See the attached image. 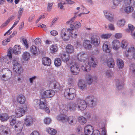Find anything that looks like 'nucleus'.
I'll use <instances>...</instances> for the list:
<instances>
[{"label": "nucleus", "mask_w": 135, "mask_h": 135, "mask_svg": "<svg viewBox=\"0 0 135 135\" xmlns=\"http://www.w3.org/2000/svg\"><path fill=\"white\" fill-rule=\"evenodd\" d=\"M47 104L46 99L44 98H41L40 99H34L33 102L34 107L37 109H40L44 110L47 113H49L50 110L49 108L46 107Z\"/></svg>", "instance_id": "1"}, {"label": "nucleus", "mask_w": 135, "mask_h": 135, "mask_svg": "<svg viewBox=\"0 0 135 135\" xmlns=\"http://www.w3.org/2000/svg\"><path fill=\"white\" fill-rule=\"evenodd\" d=\"M97 64V62L94 61L93 57H91L90 59H89L88 61H86L85 63L82 64L81 68L84 71H88L90 70L91 66L95 67Z\"/></svg>", "instance_id": "2"}, {"label": "nucleus", "mask_w": 135, "mask_h": 135, "mask_svg": "<svg viewBox=\"0 0 135 135\" xmlns=\"http://www.w3.org/2000/svg\"><path fill=\"white\" fill-rule=\"evenodd\" d=\"M64 95L67 99H73L76 96L75 90L73 88L67 89L64 91Z\"/></svg>", "instance_id": "3"}, {"label": "nucleus", "mask_w": 135, "mask_h": 135, "mask_svg": "<svg viewBox=\"0 0 135 135\" xmlns=\"http://www.w3.org/2000/svg\"><path fill=\"white\" fill-rule=\"evenodd\" d=\"M55 94L54 91L52 90H42L41 91L40 95L42 98H49L52 97Z\"/></svg>", "instance_id": "4"}, {"label": "nucleus", "mask_w": 135, "mask_h": 135, "mask_svg": "<svg viewBox=\"0 0 135 135\" xmlns=\"http://www.w3.org/2000/svg\"><path fill=\"white\" fill-rule=\"evenodd\" d=\"M13 69L16 73L20 74L22 72V69L20 64L18 63L16 58L13 59L12 62Z\"/></svg>", "instance_id": "5"}, {"label": "nucleus", "mask_w": 135, "mask_h": 135, "mask_svg": "<svg viewBox=\"0 0 135 135\" xmlns=\"http://www.w3.org/2000/svg\"><path fill=\"white\" fill-rule=\"evenodd\" d=\"M125 56L128 59L135 60V50L133 47H129L126 51Z\"/></svg>", "instance_id": "6"}, {"label": "nucleus", "mask_w": 135, "mask_h": 135, "mask_svg": "<svg viewBox=\"0 0 135 135\" xmlns=\"http://www.w3.org/2000/svg\"><path fill=\"white\" fill-rule=\"evenodd\" d=\"M27 107V104H25L23 105L22 108L20 107L17 108L15 111L16 116L18 117H20L23 116L25 114Z\"/></svg>", "instance_id": "7"}, {"label": "nucleus", "mask_w": 135, "mask_h": 135, "mask_svg": "<svg viewBox=\"0 0 135 135\" xmlns=\"http://www.w3.org/2000/svg\"><path fill=\"white\" fill-rule=\"evenodd\" d=\"M77 57L79 61L83 62V64L85 63L89 59L88 56L84 51L79 52L77 54Z\"/></svg>", "instance_id": "8"}, {"label": "nucleus", "mask_w": 135, "mask_h": 135, "mask_svg": "<svg viewBox=\"0 0 135 135\" xmlns=\"http://www.w3.org/2000/svg\"><path fill=\"white\" fill-rule=\"evenodd\" d=\"M69 28H63L61 31V37L64 41H68L69 39Z\"/></svg>", "instance_id": "9"}, {"label": "nucleus", "mask_w": 135, "mask_h": 135, "mask_svg": "<svg viewBox=\"0 0 135 135\" xmlns=\"http://www.w3.org/2000/svg\"><path fill=\"white\" fill-rule=\"evenodd\" d=\"M76 103L78 110H83L87 107L86 103L84 100L79 99L78 100Z\"/></svg>", "instance_id": "10"}, {"label": "nucleus", "mask_w": 135, "mask_h": 135, "mask_svg": "<svg viewBox=\"0 0 135 135\" xmlns=\"http://www.w3.org/2000/svg\"><path fill=\"white\" fill-rule=\"evenodd\" d=\"M91 43L95 46H98L99 44L100 40L99 37L95 35H93L91 38Z\"/></svg>", "instance_id": "11"}, {"label": "nucleus", "mask_w": 135, "mask_h": 135, "mask_svg": "<svg viewBox=\"0 0 135 135\" xmlns=\"http://www.w3.org/2000/svg\"><path fill=\"white\" fill-rule=\"evenodd\" d=\"M70 71L73 74L78 75L80 71L79 66L76 64L73 65L70 67Z\"/></svg>", "instance_id": "12"}, {"label": "nucleus", "mask_w": 135, "mask_h": 135, "mask_svg": "<svg viewBox=\"0 0 135 135\" xmlns=\"http://www.w3.org/2000/svg\"><path fill=\"white\" fill-rule=\"evenodd\" d=\"M49 86L51 88L53 89H56L57 91L60 90V84L56 81H50Z\"/></svg>", "instance_id": "13"}, {"label": "nucleus", "mask_w": 135, "mask_h": 135, "mask_svg": "<svg viewBox=\"0 0 135 135\" xmlns=\"http://www.w3.org/2000/svg\"><path fill=\"white\" fill-rule=\"evenodd\" d=\"M35 120V119L31 116H28L26 117L25 120V124L27 126H31Z\"/></svg>", "instance_id": "14"}, {"label": "nucleus", "mask_w": 135, "mask_h": 135, "mask_svg": "<svg viewBox=\"0 0 135 135\" xmlns=\"http://www.w3.org/2000/svg\"><path fill=\"white\" fill-rule=\"evenodd\" d=\"M93 130L92 126L88 125L85 126L84 132L86 135H91Z\"/></svg>", "instance_id": "15"}, {"label": "nucleus", "mask_w": 135, "mask_h": 135, "mask_svg": "<svg viewBox=\"0 0 135 135\" xmlns=\"http://www.w3.org/2000/svg\"><path fill=\"white\" fill-rule=\"evenodd\" d=\"M78 86L80 89L83 90L86 88L87 84L84 80L80 79L78 81Z\"/></svg>", "instance_id": "16"}, {"label": "nucleus", "mask_w": 135, "mask_h": 135, "mask_svg": "<svg viewBox=\"0 0 135 135\" xmlns=\"http://www.w3.org/2000/svg\"><path fill=\"white\" fill-rule=\"evenodd\" d=\"M12 57V54L9 49L8 50L7 55L4 56L3 58V61L7 64H8L10 62Z\"/></svg>", "instance_id": "17"}, {"label": "nucleus", "mask_w": 135, "mask_h": 135, "mask_svg": "<svg viewBox=\"0 0 135 135\" xmlns=\"http://www.w3.org/2000/svg\"><path fill=\"white\" fill-rule=\"evenodd\" d=\"M104 14L106 18L110 22L114 21L113 14L112 13H110L108 11H104Z\"/></svg>", "instance_id": "18"}, {"label": "nucleus", "mask_w": 135, "mask_h": 135, "mask_svg": "<svg viewBox=\"0 0 135 135\" xmlns=\"http://www.w3.org/2000/svg\"><path fill=\"white\" fill-rule=\"evenodd\" d=\"M109 42H105L103 44V51L107 53H109L111 51V48L109 47Z\"/></svg>", "instance_id": "19"}, {"label": "nucleus", "mask_w": 135, "mask_h": 135, "mask_svg": "<svg viewBox=\"0 0 135 135\" xmlns=\"http://www.w3.org/2000/svg\"><path fill=\"white\" fill-rule=\"evenodd\" d=\"M9 51H10L11 53L12 52L15 54H19L21 53V47L20 46L16 45L14 47L13 49H11L9 50Z\"/></svg>", "instance_id": "20"}, {"label": "nucleus", "mask_w": 135, "mask_h": 135, "mask_svg": "<svg viewBox=\"0 0 135 135\" xmlns=\"http://www.w3.org/2000/svg\"><path fill=\"white\" fill-rule=\"evenodd\" d=\"M12 73L10 70H7L6 71L4 74L2 75V78H4L5 81H7L9 80L12 76Z\"/></svg>", "instance_id": "21"}, {"label": "nucleus", "mask_w": 135, "mask_h": 135, "mask_svg": "<svg viewBox=\"0 0 135 135\" xmlns=\"http://www.w3.org/2000/svg\"><path fill=\"white\" fill-rule=\"evenodd\" d=\"M23 124L20 121L16 122V123L14 126V128L16 131H21L23 128Z\"/></svg>", "instance_id": "22"}, {"label": "nucleus", "mask_w": 135, "mask_h": 135, "mask_svg": "<svg viewBox=\"0 0 135 135\" xmlns=\"http://www.w3.org/2000/svg\"><path fill=\"white\" fill-rule=\"evenodd\" d=\"M78 34L77 31L74 29L71 26H70V28H69V34L70 36L72 38H75L77 37V35Z\"/></svg>", "instance_id": "23"}, {"label": "nucleus", "mask_w": 135, "mask_h": 135, "mask_svg": "<svg viewBox=\"0 0 135 135\" xmlns=\"http://www.w3.org/2000/svg\"><path fill=\"white\" fill-rule=\"evenodd\" d=\"M30 51L31 52L33 55H38L40 52V51L34 45H32L30 46Z\"/></svg>", "instance_id": "24"}, {"label": "nucleus", "mask_w": 135, "mask_h": 135, "mask_svg": "<svg viewBox=\"0 0 135 135\" xmlns=\"http://www.w3.org/2000/svg\"><path fill=\"white\" fill-rule=\"evenodd\" d=\"M17 100L18 103L21 104H23L25 103V102L26 99L24 95L21 94L18 96Z\"/></svg>", "instance_id": "25"}, {"label": "nucleus", "mask_w": 135, "mask_h": 135, "mask_svg": "<svg viewBox=\"0 0 135 135\" xmlns=\"http://www.w3.org/2000/svg\"><path fill=\"white\" fill-rule=\"evenodd\" d=\"M42 62L43 64L46 66H50L51 64V61L48 57H44L42 59Z\"/></svg>", "instance_id": "26"}, {"label": "nucleus", "mask_w": 135, "mask_h": 135, "mask_svg": "<svg viewBox=\"0 0 135 135\" xmlns=\"http://www.w3.org/2000/svg\"><path fill=\"white\" fill-rule=\"evenodd\" d=\"M120 43L119 41L117 40L113 41L112 43V46L113 49L117 50L120 47Z\"/></svg>", "instance_id": "27"}, {"label": "nucleus", "mask_w": 135, "mask_h": 135, "mask_svg": "<svg viewBox=\"0 0 135 135\" xmlns=\"http://www.w3.org/2000/svg\"><path fill=\"white\" fill-rule=\"evenodd\" d=\"M66 121H68L69 124L73 125L76 123V120L75 118L73 116H70L66 117Z\"/></svg>", "instance_id": "28"}, {"label": "nucleus", "mask_w": 135, "mask_h": 135, "mask_svg": "<svg viewBox=\"0 0 135 135\" xmlns=\"http://www.w3.org/2000/svg\"><path fill=\"white\" fill-rule=\"evenodd\" d=\"M91 42L89 40H85L84 41L83 45V46L86 49H89L92 47V45L90 44Z\"/></svg>", "instance_id": "29"}, {"label": "nucleus", "mask_w": 135, "mask_h": 135, "mask_svg": "<svg viewBox=\"0 0 135 135\" xmlns=\"http://www.w3.org/2000/svg\"><path fill=\"white\" fill-rule=\"evenodd\" d=\"M106 63L108 66L110 68H112L115 66V63L114 60L112 58H110L107 60Z\"/></svg>", "instance_id": "30"}, {"label": "nucleus", "mask_w": 135, "mask_h": 135, "mask_svg": "<svg viewBox=\"0 0 135 135\" xmlns=\"http://www.w3.org/2000/svg\"><path fill=\"white\" fill-rule=\"evenodd\" d=\"M66 51L67 53L69 54H71L74 52V48L72 45L69 44L66 47Z\"/></svg>", "instance_id": "31"}, {"label": "nucleus", "mask_w": 135, "mask_h": 135, "mask_svg": "<svg viewBox=\"0 0 135 135\" xmlns=\"http://www.w3.org/2000/svg\"><path fill=\"white\" fill-rule=\"evenodd\" d=\"M67 116L63 113L58 115L57 117V119L62 122H66V121Z\"/></svg>", "instance_id": "32"}, {"label": "nucleus", "mask_w": 135, "mask_h": 135, "mask_svg": "<svg viewBox=\"0 0 135 135\" xmlns=\"http://www.w3.org/2000/svg\"><path fill=\"white\" fill-rule=\"evenodd\" d=\"M94 97L93 96H89L87 97L86 98V100L88 101V103L90 107L93 106Z\"/></svg>", "instance_id": "33"}, {"label": "nucleus", "mask_w": 135, "mask_h": 135, "mask_svg": "<svg viewBox=\"0 0 135 135\" xmlns=\"http://www.w3.org/2000/svg\"><path fill=\"white\" fill-rule=\"evenodd\" d=\"M68 110L70 111H74L77 109L76 102L75 103L70 104L68 105Z\"/></svg>", "instance_id": "34"}, {"label": "nucleus", "mask_w": 135, "mask_h": 135, "mask_svg": "<svg viewBox=\"0 0 135 135\" xmlns=\"http://www.w3.org/2000/svg\"><path fill=\"white\" fill-rule=\"evenodd\" d=\"M123 1H128L129 2H131V1H132L133 2V3L135 5V0H114V1L113 2V4L112 6V8H115L117 6L118 4V2H121Z\"/></svg>", "instance_id": "35"}, {"label": "nucleus", "mask_w": 135, "mask_h": 135, "mask_svg": "<svg viewBox=\"0 0 135 135\" xmlns=\"http://www.w3.org/2000/svg\"><path fill=\"white\" fill-rule=\"evenodd\" d=\"M60 111L61 113H66L68 110V105L67 106L63 104L61 105L60 107Z\"/></svg>", "instance_id": "36"}, {"label": "nucleus", "mask_w": 135, "mask_h": 135, "mask_svg": "<svg viewBox=\"0 0 135 135\" xmlns=\"http://www.w3.org/2000/svg\"><path fill=\"white\" fill-rule=\"evenodd\" d=\"M23 59L25 61L28 60L30 57V54L28 52L25 51L24 52L22 55Z\"/></svg>", "instance_id": "37"}, {"label": "nucleus", "mask_w": 135, "mask_h": 135, "mask_svg": "<svg viewBox=\"0 0 135 135\" xmlns=\"http://www.w3.org/2000/svg\"><path fill=\"white\" fill-rule=\"evenodd\" d=\"M8 133L5 127L2 125L0 126V135H7Z\"/></svg>", "instance_id": "38"}, {"label": "nucleus", "mask_w": 135, "mask_h": 135, "mask_svg": "<svg viewBox=\"0 0 135 135\" xmlns=\"http://www.w3.org/2000/svg\"><path fill=\"white\" fill-rule=\"evenodd\" d=\"M58 49V47L56 45H53L50 47V52L52 54H55L56 52Z\"/></svg>", "instance_id": "39"}, {"label": "nucleus", "mask_w": 135, "mask_h": 135, "mask_svg": "<svg viewBox=\"0 0 135 135\" xmlns=\"http://www.w3.org/2000/svg\"><path fill=\"white\" fill-rule=\"evenodd\" d=\"M71 26L73 27V28H75L76 29H78L81 27V25L79 21H76L73 24H71L70 26Z\"/></svg>", "instance_id": "40"}, {"label": "nucleus", "mask_w": 135, "mask_h": 135, "mask_svg": "<svg viewBox=\"0 0 135 135\" xmlns=\"http://www.w3.org/2000/svg\"><path fill=\"white\" fill-rule=\"evenodd\" d=\"M85 79L89 84H90L93 81V77L90 74H88L86 76Z\"/></svg>", "instance_id": "41"}, {"label": "nucleus", "mask_w": 135, "mask_h": 135, "mask_svg": "<svg viewBox=\"0 0 135 135\" xmlns=\"http://www.w3.org/2000/svg\"><path fill=\"white\" fill-rule=\"evenodd\" d=\"M10 117L8 114L6 113H3L0 115V119L2 121H7Z\"/></svg>", "instance_id": "42"}, {"label": "nucleus", "mask_w": 135, "mask_h": 135, "mask_svg": "<svg viewBox=\"0 0 135 135\" xmlns=\"http://www.w3.org/2000/svg\"><path fill=\"white\" fill-rule=\"evenodd\" d=\"M61 57L63 61L66 62L68 61L70 59L69 55H66L65 53L61 54Z\"/></svg>", "instance_id": "43"}, {"label": "nucleus", "mask_w": 135, "mask_h": 135, "mask_svg": "<svg viewBox=\"0 0 135 135\" xmlns=\"http://www.w3.org/2000/svg\"><path fill=\"white\" fill-rule=\"evenodd\" d=\"M46 131L49 134L52 135L55 134L57 132L56 130L53 128H51L50 127L47 128L46 129Z\"/></svg>", "instance_id": "44"}, {"label": "nucleus", "mask_w": 135, "mask_h": 135, "mask_svg": "<svg viewBox=\"0 0 135 135\" xmlns=\"http://www.w3.org/2000/svg\"><path fill=\"white\" fill-rule=\"evenodd\" d=\"M78 120L80 123L82 125L85 124L87 122L86 119L82 116L79 117L78 118Z\"/></svg>", "instance_id": "45"}, {"label": "nucleus", "mask_w": 135, "mask_h": 135, "mask_svg": "<svg viewBox=\"0 0 135 135\" xmlns=\"http://www.w3.org/2000/svg\"><path fill=\"white\" fill-rule=\"evenodd\" d=\"M133 10V8L132 6H129L126 7L124 9L125 13H129L132 12Z\"/></svg>", "instance_id": "46"}, {"label": "nucleus", "mask_w": 135, "mask_h": 135, "mask_svg": "<svg viewBox=\"0 0 135 135\" xmlns=\"http://www.w3.org/2000/svg\"><path fill=\"white\" fill-rule=\"evenodd\" d=\"M16 118L14 115L12 116L9 118L10 124L11 126H14L16 123Z\"/></svg>", "instance_id": "47"}, {"label": "nucleus", "mask_w": 135, "mask_h": 135, "mask_svg": "<svg viewBox=\"0 0 135 135\" xmlns=\"http://www.w3.org/2000/svg\"><path fill=\"white\" fill-rule=\"evenodd\" d=\"M117 64L118 67L119 68L122 69L123 68L124 63L123 61L120 59L117 60Z\"/></svg>", "instance_id": "48"}, {"label": "nucleus", "mask_w": 135, "mask_h": 135, "mask_svg": "<svg viewBox=\"0 0 135 135\" xmlns=\"http://www.w3.org/2000/svg\"><path fill=\"white\" fill-rule=\"evenodd\" d=\"M61 61L59 58H56L54 60V63L55 66L58 67L60 66L61 64Z\"/></svg>", "instance_id": "49"}, {"label": "nucleus", "mask_w": 135, "mask_h": 135, "mask_svg": "<svg viewBox=\"0 0 135 135\" xmlns=\"http://www.w3.org/2000/svg\"><path fill=\"white\" fill-rule=\"evenodd\" d=\"M112 35L111 33H105L102 34L101 36V38L104 39H107L110 37Z\"/></svg>", "instance_id": "50"}, {"label": "nucleus", "mask_w": 135, "mask_h": 135, "mask_svg": "<svg viewBox=\"0 0 135 135\" xmlns=\"http://www.w3.org/2000/svg\"><path fill=\"white\" fill-rule=\"evenodd\" d=\"M128 45V43L126 40H123L121 42L120 46L122 49H125Z\"/></svg>", "instance_id": "51"}, {"label": "nucleus", "mask_w": 135, "mask_h": 135, "mask_svg": "<svg viewBox=\"0 0 135 135\" xmlns=\"http://www.w3.org/2000/svg\"><path fill=\"white\" fill-rule=\"evenodd\" d=\"M128 27L129 29H127L126 31L128 32H131V33H132V32L135 29L134 27L131 24H129Z\"/></svg>", "instance_id": "52"}, {"label": "nucleus", "mask_w": 135, "mask_h": 135, "mask_svg": "<svg viewBox=\"0 0 135 135\" xmlns=\"http://www.w3.org/2000/svg\"><path fill=\"white\" fill-rule=\"evenodd\" d=\"M125 21L124 19H121L119 20L117 23L118 25L120 27L123 26L125 24Z\"/></svg>", "instance_id": "53"}, {"label": "nucleus", "mask_w": 135, "mask_h": 135, "mask_svg": "<svg viewBox=\"0 0 135 135\" xmlns=\"http://www.w3.org/2000/svg\"><path fill=\"white\" fill-rule=\"evenodd\" d=\"M77 12L75 13V15L74 16L71 18L69 21H68L66 23L67 24H69L70 23L72 22L75 20L76 17H77Z\"/></svg>", "instance_id": "54"}, {"label": "nucleus", "mask_w": 135, "mask_h": 135, "mask_svg": "<svg viewBox=\"0 0 135 135\" xmlns=\"http://www.w3.org/2000/svg\"><path fill=\"white\" fill-rule=\"evenodd\" d=\"M105 73L106 76L108 78L111 77L112 74V72L110 70H107Z\"/></svg>", "instance_id": "55"}, {"label": "nucleus", "mask_w": 135, "mask_h": 135, "mask_svg": "<svg viewBox=\"0 0 135 135\" xmlns=\"http://www.w3.org/2000/svg\"><path fill=\"white\" fill-rule=\"evenodd\" d=\"M10 41V40L9 38H7L3 40L2 42V44L3 45L5 46L6 45L8 42H9Z\"/></svg>", "instance_id": "56"}, {"label": "nucleus", "mask_w": 135, "mask_h": 135, "mask_svg": "<svg viewBox=\"0 0 135 135\" xmlns=\"http://www.w3.org/2000/svg\"><path fill=\"white\" fill-rule=\"evenodd\" d=\"M44 123L46 124H49L51 122V119L49 118H46L44 120Z\"/></svg>", "instance_id": "57"}, {"label": "nucleus", "mask_w": 135, "mask_h": 135, "mask_svg": "<svg viewBox=\"0 0 135 135\" xmlns=\"http://www.w3.org/2000/svg\"><path fill=\"white\" fill-rule=\"evenodd\" d=\"M23 9L22 8H20L18 12V18L20 20V18L22 15L23 12Z\"/></svg>", "instance_id": "58"}, {"label": "nucleus", "mask_w": 135, "mask_h": 135, "mask_svg": "<svg viewBox=\"0 0 135 135\" xmlns=\"http://www.w3.org/2000/svg\"><path fill=\"white\" fill-rule=\"evenodd\" d=\"M34 42L36 45L40 44L41 42V40L39 38H37L34 41Z\"/></svg>", "instance_id": "59"}, {"label": "nucleus", "mask_w": 135, "mask_h": 135, "mask_svg": "<svg viewBox=\"0 0 135 135\" xmlns=\"http://www.w3.org/2000/svg\"><path fill=\"white\" fill-rule=\"evenodd\" d=\"M9 20H7L4 23L2 24L0 27L1 28L5 27L9 23Z\"/></svg>", "instance_id": "60"}, {"label": "nucleus", "mask_w": 135, "mask_h": 135, "mask_svg": "<svg viewBox=\"0 0 135 135\" xmlns=\"http://www.w3.org/2000/svg\"><path fill=\"white\" fill-rule=\"evenodd\" d=\"M130 69L131 71L135 74V64L132 65L130 66Z\"/></svg>", "instance_id": "61"}, {"label": "nucleus", "mask_w": 135, "mask_h": 135, "mask_svg": "<svg viewBox=\"0 0 135 135\" xmlns=\"http://www.w3.org/2000/svg\"><path fill=\"white\" fill-rule=\"evenodd\" d=\"M91 135H100V133L98 130H93Z\"/></svg>", "instance_id": "62"}, {"label": "nucleus", "mask_w": 135, "mask_h": 135, "mask_svg": "<svg viewBox=\"0 0 135 135\" xmlns=\"http://www.w3.org/2000/svg\"><path fill=\"white\" fill-rule=\"evenodd\" d=\"M22 41L23 43L25 45V46L26 47V48H28V44L27 41L25 39L23 38L22 39Z\"/></svg>", "instance_id": "63"}, {"label": "nucleus", "mask_w": 135, "mask_h": 135, "mask_svg": "<svg viewBox=\"0 0 135 135\" xmlns=\"http://www.w3.org/2000/svg\"><path fill=\"white\" fill-rule=\"evenodd\" d=\"M52 5V3H48L47 7V10L48 11H50L51 10Z\"/></svg>", "instance_id": "64"}]
</instances>
